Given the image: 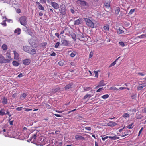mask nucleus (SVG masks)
I'll return each mask as SVG.
<instances>
[{
    "label": "nucleus",
    "mask_w": 146,
    "mask_h": 146,
    "mask_svg": "<svg viewBox=\"0 0 146 146\" xmlns=\"http://www.w3.org/2000/svg\"><path fill=\"white\" fill-rule=\"evenodd\" d=\"M16 12H17V13H20L21 11V10L19 9H17L16 10Z\"/></svg>",
    "instance_id": "obj_62"
},
{
    "label": "nucleus",
    "mask_w": 146,
    "mask_h": 146,
    "mask_svg": "<svg viewBox=\"0 0 146 146\" xmlns=\"http://www.w3.org/2000/svg\"><path fill=\"white\" fill-rule=\"evenodd\" d=\"M13 65L17 67L19 66V64L16 61H13L12 62Z\"/></svg>",
    "instance_id": "obj_26"
},
{
    "label": "nucleus",
    "mask_w": 146,
    "mask_h": 146,
    "mask_svg": "<svg viewBox=\"0 0 146 146\" xmlns=\"http://www.w3.org/2000/svg\"><path fill=\"white\" fill-rule=\"evenodd\" d=\"M9 62V60L5 59L3 55L0 54V63H3Z\"/></svg>",
    "instance_id": "obj_4"
},
{
    "label": "nucleus",
    "mask_w": 146,
    "mask_h": 146,
    "mask_svg": "<svg viewBox=\"0 0 146 146\" xmlns=\"http://www.w3.org/2000/svg\"><path fill=\"white\" fill-rule=\"evenodd\" d=\"M117 33L119 34H122L124 33V31L119 28L117 30Z\"/></svg>",
    "instance_id": "obj_33"
},
{
    "label": "nucleus",
    "mask_w": 146,
    "mask_h": 146,
    "mask_svg": "<svg viewBox=\"0 0 146 146\" xmlns=\"http://www.w3.org/2000/svg\"><path fill=\"white\" fill-rule=\"evenodd\" d=\"M23 62L24 65H28L30 63L31 60L29 59H26L24 60Z\"/></svg>",
    "instance_id": "obj_10"
},
{
    "label": "nucleus",
    "mask_w": 146,
    "mask_h": 146,
    "mask_svg": "<svg viewBox=\"0 0 146 146\" xmlns=\"http://www.w3.org/2000/svg\"><path fill=\"white\" fill-rule=\"evenodd\" d=\"M133 124V123H131L126 126V127L128 129H132L133 127V126H132Z\"/></svg>",
    "instance_id": "obj_35"
},
{
    "label": "nucleus",
    "mask_w": 146,
    "mask_h": 146,
    "mask_svg": "<svg viewBox=\"0 0 146 146\" xmlns=\"http://www.w3.org/2000/svg\"><path fill=\"white\" fill-rule=\"evenodd\" d=\"M84 89L85 91H88L90 90L91 89H92L91 88H90V87H86L84 88Z\"/></svg>",
    "instance_id": "obj_43"
},
{
    "label": "nucleus",
    "mask_w": 146,
    "mask_h": 146,
    "mask_svg": "<svg viewBox=\"0 0 146 146\" xmlns=\"http://www.w3.org/2000/svg\"><path fill=\"white\" fill-rule=\"evenodd\" d=\"M127 132H128V131H125V132L124 133V134L123 135H121V136L124 137H125V136L127 135L128 134V133H127Z\"/></svg>",
    "instance_id": "obj_49"
},
{
    "label": "nucleus",
    "mask_w": 146,
    "mask_h": 146,
    "mask_svg": "<svg viewBox=\"0 0 146 146\" xmlns=\"http://www.w3.org/2000/svg\"><path fill=\"white\" fill-rule=\"evenodd\" d=\"M117 123L115 122L109 121V122L107 123V126L111 127H113L116 126Z\"/></svg>",
    "instance_id": "obj_8"
},
{
    "label": "nucleus",
    "mask_w": 146,
    "mask_h": 146,
    "mask_svg": "<svg viewBox=\"0 0 146 146\" xmlns=\"http://www.w3.org/2000/svg\"><path fill=\"white\" fill-rule=\"evenodd\" d=\"M75 139L76 140H81L84 139V138L82 136L79 135H76L75 136Z\"/></svg>",
    "instance_id": "obj_16"
},
{
    "label": "nucleus",
    "mask_w": 146,
    "mask_h": 146,
    "mask_svg": "<svg viewBox=\"0 0 146 146\" xmlns=\"http://www.w3.org/2000/svg\"><path fill=\"white\" fill-rule=\"evenodd\" d=\"M135 11V9H131L130 11L128 13L129 15H131L132 13H133Z\"/></svg>",
    "instance_id": "obj_37"
},
{
    "label": "nucleus",
    "mask_w": 146,
    "mask_h": 146,
    "mask_svg": "<svg viewBox=\"0 0 146 146\" xmlns=\"http://www.w3.org/2000/svg\"><path fill=\"white\" fill-rule=\"evenodd\" d=\"M120 8L119 7H117L115 10V14L117 15L119 14L120 11Z\"/></svg>",
    "instance_id": "obj_29"
},
{
    "label": "nucleus",
    "mask_w": 146,
    "mask_h": 146,
    "mask_svg": "<svg viewBox=\"0 0 146 146\" xmlns=\"http://www.w3.org/2000/svg\"><path fill=\"white\" fill-rule=\"evenodd\" d=\"M54 115L58 117H62V116L59 115V114H54Z\"/></svg>",
    "instance_id": "obj_60"
},
{
    "label": "nucleus",
    "mask_w": 146,
    "mask_h": 146,
    "mask_svg": "<svg viewBox=\"0 0 146 146\" xmlns=\"http://www.w3.org/2000/svg\"><path fill=\"white\" fill-rule=\"evenodd\" d=\"M31 110H32V109H25V111L27 112H28Z\"/></svg>",
    "instance_id": "obj_61"
},
{
    "label": "nucleus",
    "mask_w": 146,
    "mask_h": 146,
    "mask_svg": "<svg viewBox=\"0 0 146 146\" xmlns=\"http://www.w3.org/2000/svg\"><path fill=\"white\" fill-rule=\"evenodd\" d=\"M139 38H146V33L145 34H143L139 36H138Z\"/></svg>",
    "instance_id": "obj_24"
},
{
    "label": "nucleus",
    "mask_w": 146,
    "mask_h": 146,
    "mask_svg": "<svg viewBox=\"0 0 146 146\" xmlns=\"http://www.w3.org/2000/svg\"><path fill=\"white\" fill-rule=\"evenodd\" d=\"M30 48V47L27 46H24L23 47V49L24 51L28 53Z\"/></svg>",
    "instance_id": "obj_14"
},
{
    "label": "nucleus",
    "mask_w": 146,
    "mask_h": 146,
    "mask_svg": "<svg viewBox=\"0 0 146 146\" xmlns=\"http://www.w3.org/2000/svg\"><path fill=\"white\" fill-rule=\"evenodd\" d=\"M36 50L34 49H33L30 47V48L29 50L28 53L32 55L36 53Z\"/></svg>",
    "instance_id": "obj_9"
},
{
    "label": "nucleus",
    "mask_w": 146,
    "mask_h": 146,
    "mask_svg": "<svg viewBox=\"0 0 146 146\" xmlns=\"http://www.w3.org/2000/svg\"><path fill=\"white\" fill-rule=\"evenodd\" d=\"M82 22V19L81 18H79L78 19L76 20L74 22V25H77L81 24Z\"/></svg>",
    "instance_id": "obj_7"
},
{
    "label": "nucleus",
    "mask_w": 146,
    "mask_h": 146,
    "mask_svg": "<svg viewBox=\"0 0 146 146\" xmlns=\"http://www.w3.org/2000/svg\"><path fill=\"white\" fill-rule=\"evenodd\" d=\"M94 72L95 74V77H98V72L97 71L94 70Z\"/></svg>",
    "instance_id": "obj_45"
},
{
    "label": "nucleus",
    "mask_w": 146,
    "mask_h": 146,
    "mask_svg": "<svg viewBox=\"0 0 146 146\" xmlns=\"http://www.w3.org/2000/svg\"><path fill=\"white\" fill-rule=\"evenodd\" d=\"M60 13L63 15H65L66 14L65 7L64 5H62L60 6V8L59 9Z\"/></svg>",
    "instance_id": "obj_3"
},
{
    "label": "nucleus",
    "mask_w": 146,
    "mask_h": 146,
    "mask_svg": "<svg viewBox=\"0 0 146 146\" xmlns=\"http://www.w3.org/2000/svg\"><path fill=\"white\" fill-rule=\"evenodd\" d=\"M85 129L88 131H90L91 130V128L89 127H85Z\"/></svg>",
    "instance_id": "obj_50"
},
{
    "label": "nucleus",
    "mask_w": 146,
    "mask_h": 146,
    "mask_svg": "<svg viewBox=\"0 0 146 146\" xmlns=\"http://www.w3.org/2000/svg\"><path fill=\"white\" fill-rule=\"evenodd\" d=\"M110 89L115 91H117L118 90V89H117L114 86L110 87Z\"/></svg>",
    "instance_id": "obj_30"
},
{
    "label": "nucleus",
    "mask_w": 146,
    "mask_h": 146,
    "mask_svg": "<svg viewBox=\"0 0 146 146\" xmlns=\"http://www.w3.org/2000/svg\"><path fill=\"white\" fill-rule=\"evenodd\" d=\"M23 108V107H18L16 108V110L18 111H20L22 110Z\"/></svg>",
    "instance_id": "obj_46"
},
{
    "label": "nucleus",
    "mask_w": 146,
    "mask_h": 146,
    "mask_svg": "<svg viewBox=\"0 0 146 146\" xmlns=\"http://www.w3.org/2000/svg\"><path fill=\"white\" fill-rule=\"evenodd\" d=\"M1 48L4 51H6L8 48V47L7 45L3 44L1 46Z\"/></svg>",
    "instance_id": "obj_13"
},
{
    "label": "nucleus",
    "mask_w": 146,
    "mask_h": 146,
    "mask_svg": "<svg viewBox=\"0 0 146 146\" xmlns=\"http://www.w3.org/2000/svg\"><path fill=\"white\" fill-rule=\"evenodd\" d=\"M3 21L1 23L2 25L4 26H7V24L6 23V20H7L6 19V17L5 16H4L3 17Z\"/></svg>",
    "instance_id": "obj_11"
},
{
    "label": "nucleus",
    "mask_w": 146,
    "mask_h": 146,
    "mask_svg": "<svg viewBox=\"0 0 146 146\" xmlns=\"http://www.w3.org/2000/svg\"><path fill=\"white\" fill-rule=\"evenodd\" d=\"M109 138L112 140H115L119 138V137H117L116 135H115L114 136H109Z\"/></svg>",
    "instance_id": "obj_20"
},
{
    "label": "nucleus",
    "mask_w": 146,
    "mask_h": 146,
    "mask_svg": "<svg viewBox=\"0 0 146 146\" xmlns=\"http://www.w3.org/2000/svg\"><path fill=\"white\" fill-rule=\"evenodd\" d=\"M60 43L59 42H57L55 44L54 47L55 48H58Z\"/></svg>",
    "instance_id": "obj_44"
},
{
    "label": "nucleus",
    "mask_w": 146,
    "mask_h": 146,
    "mask_svg": "<svg viewBox=\"0 0 146 146\" xmlns=\"http://www.w3.org/2000/svg\"><path fill=\"white\" fill-rule=\"evenodd\" d=\"M41 46H44L47 45V43L46 42H44L41 43Z\"/></svg>",
    "instance_id": "obj_58"
},
{
    "label": "nucleus",
    "mask_w": 146,
    "mask_h": 146,
    "mask_svg": "<svg viewBox=\"0 0 146 146\" xmlns=\"http://www.w3.org/2000/svg\"><path fill=\"white\" fill-rule=\"evenodd\" d=\"M59 90V88H54L52 89V91L53 92L55 93L57 92H58Z\"/></svg>",
    "instance_id": "obj_41"
},
{
    "label": "nucleus",
    "mask_w": 146,
    "mask_h": 146,
    "mask_svg": "<svg viewBox=\"0 0 146 146\" xmlns=\"http://www.w3.org/2000/svg\"><path fill=\"white\" fill-rule=\"evenodd\" d=\"M72 38L74 39L75 40H76V37L75 34H74L72 36Z\"/></svg>",
    "instance_id": "obj_57"
},
{
    "label": "nucleus",
    "mask_w": 146,
    "mask_h": 146,
    "mask_svg": "<svg viewBox=\"0 0 146 146\" xmlns=\"http://www.w3.org/2000/svg\"><path fill=\"white\" fill-rule=\"evenodd\" d=\"M142 86L143 87V88L146 86V81L144 82V83L141 84Z\"/></svg>",
    "instance_id": "obj_51"
},
{
    "label": "nucleus",
    "mask_w": 146,
    "mask_h": 146,
    "mask_svg": "<svg viewBox=\"0 0 146 146\" xmlns=\"http://www.w3.org/2000/svg\"><path fill=\"white\" fill-rule=\"evenodd\" d=\"M5 114V112L3 111H0V115H3Z\"/></svg>",
    "instance_id": "obj_56"
},
{
    "label": "nucleus",
    "mask_w": 146,
    "mask_h": 146,
    "mask_svg": "<svg viewBox=\"0 0 146 146\" xmlns=\"http://www.w3.org/2000/svg\"><path fill=\"white\" fill-rule=\"evenodd\" d=\"M78 39L84 42L86 41L87 40V38L86 36L83 34L79 35Z\"/></svg>",
    "instance_id": "obj_5"
},
{
    "label": "nucleus",
    "mask_w": 146,
    "mask_h": 146,
    "mask_svg": "<svg viewBox=\"0 0 146 146\" xmlns=\"http://www.w3.org/2000/svg\"><path fill=\"white\" fill-rule=\"evenodd\" d=\"M13 52L14 55V58L15 59H17L19 57L18 54L15 51H14Z\"/></svg>",
    "instance_id": "obj_28"
},
{
    "label": "nucleus",
    "mask_w": 146,
    "mask_h": 146,
    "mask_svg": "<svg viewBox=\"0 0 146 146\" xmlns=\"http://www.w3.org/2000/svg\"><path fill=\"white\" fill-rule=\"evenodd\" d=\"M46 108H47V109H51V106H50L48 104H46Z\"/></svg>",
    "instance_id": "obj_59"
},
{
    "label": "nucleus",
    "mask_w": 146,
    "mask_h": 146,
    "mask_svg": "<svg viewBox=\"0 0 146 146\" xmlns=\"http://www.w3.org/2000/svg\"><path fill=\"white\" fill-rule=\"evenodd\" d=\"M58 64L60 66H62L64 64V62L62 61H60L58 62Z\"/></svg>",
    "instance_id": "obj_47"
},
{
    "label": "nucleus",
    "mask_w": 146,
    "mask_h": 146,
    "mask_svg": "<svg viewBox=\"0 0 146 146\" xmlns=\"http://www.w3.org/2000/svg\"><path fill=\"white\" fill-rule=\"evenodd\" d=\"M84 20L88 27L93 28L94 27V23L90 19L87 18H84Z\"/></svg>",
    "instance_id": "obj_1"
},
{
    "label": "nucleus",
    "mask_w": 146,
    "mask_h": 146,
    "mask_svg": "<svg viewBox=\"0 0 146 146\" xmlns=\"http://www.w3.org/2000/svg\"><path fill=\"white\" fill-rule=\"evenodd\" d=\"M120 57H118L114 61L113 63H111L109 66V67H111L113 66H114L116 64V62L120 58Z\"/></svg>",
    "instance_id": "obj_15"
},
{
    "label": "nucleus",
    "mask_w": 146,
    "mask_h": 146,
    "mask_svg": "<svg viewBox=\"0 0 146 146\" xmlns=\"http://www.w3.org/2000/svg\"><path fill=\"white\" fill-rule=\"evenodd\" d=\"M143 88V87H142L141 85V84H139V85L137 87V89L139 90H142Z\"/></svg>",
    "instance_id": "obj_39"
},
{
    "label": "nucleus",
    "mask_w": 146,
    "mask_h": 146,
    "mask_svg": "<svg viewBox=\"0 0 146 146\" xmlns=\"http://www.w3.org/2000/svg\"><path fill=\"white\" fill-rule=\"evenodd\" d=\"M6 54L7 58H8V59H6L7 60H9V62L10 60H11V58L10 56V54L9 53L7 52Z\"/></svg>",
    "instance_id": "obj_23"
},
{
    "label": "nucleus",
    "mask_w": 146,
    "mask_h": 146,
    "mask_svg": "<svg viewBox=\"0 0 146 146\" xmlns=\"http://www.w3.org/2000/svg\"><path fill=\"white\" fill-rule=\"evenodd\" d=\"M21 31L20 29L17 28L15 30L14 32L15 33H16L18 35H19L21 33Z\"/></svg>",
    "instance_id": "obj_21"
},
{
    "label": "nucleus",
    "mask_w": 146,
    "mask_h": 146,
    "mask_svg": "<svg viewBox=\"0 0 146 146\" xmlns=\"http://www.w3.org/2000/svg\"><path fill=\"white\" fill-rule=\"evenodd\" d=\"M99 85L100 86H103L105 85L103 80H101L100 82Z\"/></svg>",
    "instance_id": "obj_31"
},
{
    "label": "nucleus",
    "mask_w": 146,
    "mask_h": 146,
    "mask_svg": "<svg viewBox=\"0 0 146 146\" xmlns=\"http://www.w3.org/2000/svg\"><path fill=\"white\" fill-rule=\"evenodd\" d=\"M119 44L122 47L125 46V44L123 42L121 41L119 42Z\"/></svg>",
    "instance_id": "obj_42"
},
{
    "label": "nucleus",
    "mask_w": 146,
    "mask_h": 146,
    "mask_svg": "<svg viewBox=\"0 0 146 146\" xmlns=\"http://www.w3.org/2000/svg\"><path fill=\"white\" fill-rule=\"evenodd\" d=\"M138 75L141 76H145V74L143 73L138 72L137 73Z\"/></svg>",
    "instance_id": "obj_52"
},
{
    "label": "nucleus",
    "mask_w": 146,
    "mask_h": 146,
    "mask_svg": "<svg viewBox=\"0 0 146 146\" xmlns=\"http://www.w3.org/2000/svg\"><path fill=\"white\" fill-rule=\"evenodd\" d=\"M109 136H105L104 137H102L101 138V139L103 141H105L106 139H107L108 138H109Z\"/></svg>",
    "instance_id": "obj_53"
},
{
    "label": "nucleus",
    "mask_w": 146,
    "mask_h": 146,
    "mask_svg": "<svg viewBox=\"0 0 146 146\" xmlns=\"http://www.w3.org/2000/svg\"><path fill=\"white\" fill-rule=\"evenodd\" d=\"M50 55L51 56H55L56 55V53L54 52H53Z\"/></svg>",
    "instance_id": "obj_64"
},
{
    "label": "nucleus",
    "mask_w": 146,
    "mask_h": 146,
    "mask_svg": "<svg viewBox=\"0 0 146 146\" xmlns=\"http://www.w3.org/2000/svg\"><path fill=\"white\" fill-rule=\"evenodd\" d=\"M76 53L75 51H73L70 54V56L72 57H74L76 55Z\"/></svg>",
    "instance_id": "obj_36"
},
{
    "label": "nucleus",
    "mask_w": 146,
    "mask_h": 146,
    "mask_svg": "<svg viewBox=\"0 0 146 146\" xmlns=\"http://www.w3.org/2000/svg\"><path fill=\"white\" fill-rule=\"evenodd\" d=\"M105 6L107 8H109L110 7V2L105 1L104 3Z\"/></svg>",
    "instance_id": "obj_25"
},
{
    "label": "nucleus",
    "mask_w": 146,
    "mask_h": 146,
    "mask_svg": "<svg viewBox=\"0 0 146 146\" xmlns=\"http://www.w3.org/2000/svg\"><path fill=\"white\" fill-rule=\"evenodd\" d=\"M27 96V94H26L24 93L20 96V98L21 100H23L25 99Z\"/></svg>",
    "instance_id": "obj_19"
},
{
    "label": "nucleus",
    "mask_w": 146,
    "mask_h": 146,
    "mask_svg": "<svg viewBox=\"0 0 146 146\" xmlns=\"http://www.w3.org/2000/svg\"><path fill=\"white\" fill-rule=\"evenodd\" d=\"M93 95H91L89 94H87L86 95H85L84 98L83 99L85 100L87 98H90Z\"/></svg>",
    "instance_id": "obj_27"
},
{
    "label": "nucleus",
    "mask_w": 146,
    "mask_h": 146,
    "mask_svg": "<svg viewBox=\"0 0 146 146\" xmlns=\"http://www.w3.org/2000/svg\"><path fill=\"white\" fill-rule=\"evenodd\" d=\"M122 116L124 118L128 117H129V114H128L127 113H124L123 114Z\"/></svg>",
    "instance_id": "obj_38"
},
{
    "label": "nucleus",
    "mask_w": 146,
    "mask_h": 146,
    "mask_svg": "<svg viewBox=\"0 0 146 146\" xmlns=\"http://www.w3.org/2000/svg\"><path fill=\"white\" fill-rule=\"evenodd\" d=\"M62 44L63 46H67L68 45V41L65 39H63L61 40Z\"/></svg>",
    "instance_id": "obj_12"
},
{
    "label": "nucleus",
    "mask_w": 146,
    "mask_h": 146,
    "mask_svg": "<svg viewBox=\"0 0 146 146\" xmlns=\"http://www.w3.org/2000/svg\"><path fill=\"white\" fill-rule=\"evenodd\" d=\"M55 35L58 38L59 37V35L58 33H55Z\"/></svg>",
    "instance_id": "obj_63"
},
{
    "label": "nucleus",
    "mask_w": 146,
    "mask_h": 146,
    "mask_svg": "<svg viewBox=\"0 0 146 146\" xmlns=\"http://www.w3.org/2000/svg\"><path fill=\"white\" fill-rule=\"evenodd\" d=\"M93 52H90V53L89 56V58H91L93 56Z\"/></svg>",
    "instance_id": "obj_48"
},
{
    "label": "nucleus",
    "mask_w": 146,
    "mask_h": 146,
    "mask_svg": "<svg viewBox=\"0 0 146 146\" xmlns=\"http://www.w3.org/2000/svg\"><path fill=\"white\" fill-rule=\"evenodd\" d=\"M51 4L52 6L56 9H57L59 8L58 4L55 2L51 1Z\"/></svg>",
    "instance_id": "obj_6"
},
{
    "label": "nucleus",
    "mask_w": 146,
    "mask_h": 146,
    "mask_svg": "<svg viewBox=\"0 0 146 146\" xmlns=\"http://www.w3.org/2000/svg\"><path fill=\"white\" fill-rule=\"evenodd\" d=\"M143 128L142 127L141 129L140 130V131H139V133H138V136H139L140 134H141V132H142V130H143Z\"/></svg>",
    "instance_id": "obj_55"
},
{
    "label": "nucleus",
    "mask_w": 146,
    "mask_h": 146,
    "mask_svg": "<svg viewBox=\"0 0 146 146\" xmlns=\"http://www.w3.org/2000/svg\"><path fill=\"white\" fill-rule=\"evenodd\" d=\"M36 138V134H35L32 136V139H33V141H34L35 140Z\"/></svg>",
    "instance_id": "obj_54"
},
{
    "label": "nucleus",
    "mask_w": 146,
    "mask_h": 146,
    "mask_svg": "<svg viewBox=\"0 0 146 146\" xmlns=\"http://www.w3.org/2000/svg\"><path fill=\"white\" fill-rule=\"evenodd\" d=\"M104 29V30L106 31H108L109 29V26L108 25H106L105 26L103 27Z\"/></svg>",
    "instance_id": "obj_34"
},
{
    "label": "nucleus",
    "mask_w": 146,
    "mask_h": 146,
    "mask_svg": "<svg viewBox=\"0 0 146 146\" xmlns=\"http://www.w3.org/2000/svg\"><path fill=\"white\" fill-rule=\"evenodd\" d=\"M109 97V95L108 94H105L102 96V98L103 99H106Z\"/></svg>",
    "instance_id": "obj_32"
},
{
    "label": "nucleus",
    "mask_w": 146,
    "mask_h": 146,
    "mask_svg": "<svg viewBox=\"0 0 146 146\" xmlns=\"http://www.w3.org/2000/svg\"><path fill=\"white\" fill-rule=\"evenodd\" d=\"M7 98L5 97H4L2 98V103L3 104L5 105L7 104Z\"/></svg>",
    "instance_id": "obj_17"
},
{
    "label": "nucleus",
    "mask_w": 146,
    "mask_h": 146,
    "mask_svg": "<svg viewBox=\"0 0 146 146\" xmlns=\"http://www.w3.org/2000/svg\"><path fill=\"white\" fill-rule=\"evenodd\" d=\"M19 21L20 24L24 26L27 25V18L25 16H22L19 18Z\"/></svg>",
    "instance_id": "obj_2"
},
{
    "label": "nucleus",
    "mask_w": 146,
    "mask_h": 146,
    "mask_svg": "<svg viewBox=\"0 0 146 146\" xmlns=\"http://www.w3.org/2000/svg\"><path fill=\"white\" fill-rule=\"evenodd\" d=\"M72 85L73 84L72 83L68 84L64 88L66 90L72 88Z\"/></svg>",
    "instance_id": "obj_18"
},
{
    "label": "nucleus",
    "mask_w": 146,
    "mask_h": 146,
    "mask_svg": "<svg viewBox=\"0 0 146 146\" xmlns=\"http://www.w3.org/2000/svg\"><path fill=\"white\" fill-rule=\"evenodd\" d=\"M38 8L40 10H44V8L42 5H39V6H38Z\"/></svg>",
    "instance_id": "obj_40"
},
{
    "label": "nucleus",
    "mask_w": 146,
    "mask_h": 146,
    "mask_svg": "<svg viewBox=\"0 0 146 146\" xmlns=\"http://www.w3.org/2000/svg\"><path fill=\"white\" fill-rule=\"evenodd\" d=\"M78 3H80L81 5H86V2L84 1H82L81 0H78L77 1Z\"/></svg>",
    "instance_id": "obj_22"
}]
</instances>
